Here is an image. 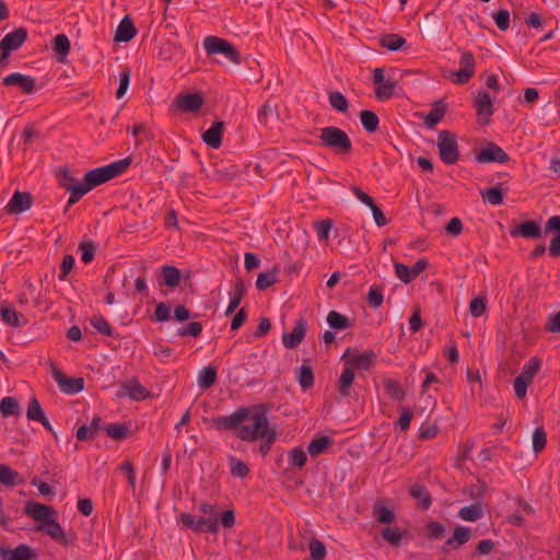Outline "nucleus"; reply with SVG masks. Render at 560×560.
<instances>
[{
    "mask_svg": "<svg viewBox=\"0 0 560 560\" xmlns=\"http://www.w3.org/2000/svg\"><path fill=\"white\" fill-rule=\"evenodd\" d=\"M269 410L268 404L242 406L230 416H220L212 421L218 430L232 432L241 441H259L258 451L266 457L278 439V432L268 419Z\"/></svg>",
    "mask_w": 560,
    "mask_h": 560,
    "instance_id": "1",
    "label": "nucleus"
},
{
    "mask_svg": "<svg viewBox=\"0 0 560 560\" xmlns=\"http://www.w3.org/2000/svg\"><path fill=\"white\" fill-rule=\"evenodd\" d=\"M25 513L37 522L35 530L48 535L52 540L63 547L74 546L78 536L73 530L66 533L57 521L58 512L50 505L39 502H28Z\"/></svg>",
    "mask_w": 560,
    "mask_h": 560,
    "instance_id": "2",
    "label": "nucleus"
},
{
    "mask_svg": "<svg viewBox=\"0 0 560 560\" xmlns=\"http://www.w3.org/2000/svg\"><path fill=\"white\" fill-rule=\"evenodd\" d=\"M131 163L132 158L127 156L110 164L90 170L83 177L82 189L77 192L86 195L93 188L124 174Z\"/></svg>",
    "mask_w": 560,
    "mask_h": 560,
    "instance_id": "3",
    "label": "nucleus"
},
{
    "mask_svg": "<svg viewBox=\"0 0 560 560\" xmlns=\"http://www.w3.org/2000/svg\"><path fill=\"white\" fill-rule=\"evenodd\" d=\"M320 145L339 155H348L353 145L348 133L339 127L328 126L320 129Z\"/></svg>",
    "mask_w": 560,
    "mask_h": 560,
    "instance_id": "4",
    "label": "nucleus"
},
{
    "mask_svg": "<svg viewBox=\"0 0 560 560\" xmlns=\"http://www.w3.org/2000/svg\"><path fill=\"white\" fill-rule=\"evenodd\" d=\"M203 48L209 56L223 55L234 65L242 63V56L236 47L225 38L218 36H207L203 39Z\"/></svg>",
    "mask_w": 560,
    "mask_h": 560,
    "instance_id": "5",
    "label": "nucleus"
},
{
    "mask_svg": "<svg viewBox=\"0 0 560 560\" xmlns=\"http://www.w3.org/2000/svg\"><path fill=\"white\" fill-rule=\"evenodd\" d=\"M439 155L446 165H454L459 160V150L456 136L448 131L442 130L438 136Z\"/></svg>",
    "mask_w": 560,
    "mask_h": 560,
    "instance_id": "6",
    "label": "nucleus"
},
{
    "mask_svg": "<svg viewBox=\"0 0 560 560\" xmlns=\"http://www.w3.org/2000/svg\"><path fill=\"white\" fill-rule=\"evenodd\" d=\"M57 178L59 185L70 192V197L65 209V211H67L71 206L79 202L83 198V192H77L78 190L82 189V182L80 183L79 179L74 177L71 171L67 167L60 168L57 172Z\"/></svg>",
    "mask_w": 560,
    "mask_h": 560,
    "instance_id": "7",
    "label": "nucleus"
},
{
    "mask_svg": "<svg viewBox=\"0 0 560 560\" xmlns=\"http://www.w3.org/2000/svg\"><path fill=\"white\" fill-rule=\"evenodd\" d=\"M511 160L510 155L497 143L488 142L475 156L479 164L500 163L504 164Z\"/></svg>",
    "mask_w": 560,
    "mask_h": 560,
    "instance_id": "8",
    "label": "nucleus"
},
{
    "mask_svg": "<svg viewBox=\"0 0 560 560\" xmlns=\"http://www.w3.org/2000/svg\"><path fill=\"white\" fill-rule=\"evenodd\" d=\"M460 68L452 72V77H455L453 81L456 84L464 85L475 75L476 60L475 56L470 51H463L459 60Z\"/></svg>",
    "mask_w": 560,
    "mask_h": 560,
    "instance_id": "9",
    "label": "nucleus"
},
{
    "mask_svg": "<svg viewBox=\"0 0 560 560\" xmlns=\"http://www.w3.org/2000/svg\"><path fill=\"white\" fill-rule=\"evenodd\" d=\"M52 376L60 390L68 395H74L83 390L84 380L82 377H69L52 363Z\"/></svg>",
    "mask_w": 560,
    "mask_h": 560,
    "instance_id": "10",
    "label": "nucleus"
},
{
    "mask_svg": "<svg viewBox=\"0 0 560 560\" xmlns=\"http://www.w3.org/2000/svg\"><path fill=\"white\" fill-rule=\"evenodd\" d=\"M428 267L429 260L427 258L418 259L411 267L398 261L394 264L397 278L406 284L412 282Z\"/></svg>",
    "mask_w": 560,
    "mask_h": 560,
    "instance_id": "11",
    "label": "nucleus"
},
{
    "mask_svg": "<svg viewBox=\"0 0 560 560\" xmlns=\"http://www.w3.org/2000/svg\"><path fill=\"white\" fill-rule=\"evenodd\" d=\"M308 329L307 320L300 317L295 320L294 328L291 332H283L282 342L287 349H295L304 340Z\"/></svg>",
    "mask_w": 560,
    "mask_h": 560,
    "instance_id": "12",
    "label": "nucleus"
},
{
    "mask_svg": "<svg viewBox=\"0 0 560 560\" xmlns=\"http://www.w3.org/2000/svg\"><path fill=\"white\" fill-rule=\"evenodd\" d=\"M544 229L540 224L534 220H525L520 224L510 229V235L512 237H524L528 240H537L542 236Z\"/></svg>",
    "mask_w": 560,
    "mask_h": 560,
    "instance_id": "13",
    "label": "nucleus"
},
{
    "mask_svg": "<svg viewBox=\"0 0 560 560\" xmlns=\"http://www.w3.org/2000/svg\"><path fill=\"white\" fill-rule=\"evenodd\" d=\"M180 521L187 528L192 529L194 532L218 534L217 522H209V520H206V516L197 517L189 513H183L180 515Z\"/></svg>",
    "mask_w": 560,
    "mask_h": 560,
    "instance_id": "14",
    "label": "nucleus"
},
{
    "mask_svg": "<svg viewBox=\"0 0 560 560\" xmlns=\"http://www.w3.org/2000/svg\"><path fill=\"white\" fill-rule=\"evenodd\" d=\"M34 198L28 191L16 190L8 205L5 211L10 214H20L32 208Z\"/></svg>",
    "mask_w": 560,
    "mask_h": 560,
    "instance_id": "15",
    "label": "nucleus"
},
{
    "mask_svg": "<svg viewBox=\"0 0 560 560\" xmlns=\"http://www.w3.org/2000/svg\"><path fill=\"white\" fill-rule=\"evenodd\" d=\"M27 39V30L25 27L15 28L13 32L8 33L0 42V50L3 55L11 54L19 49Z\"/></svg>",
    "mask_w": 560,
    "mask_h": 560,
    "instance_id": "16",
    "label": "nucleus"
},
{
    "mask_svg": "<svg viewBox=\"0 0 560 560\" xmlns=\"http://www.w3.org/2000/svg\"><path fill=\"white\" fill-rule=\"evenodd\" d=\"M205 103L201 92L182 93L177 95V110L184 113H197Z\"/></svg>",
    "mask_w": 560,
    "mask_h": 560,
    "instance_id": "17",
    "label": "nucleus"
},
{
    "mask_svg": "<svg viewBox=\"0 0 560 560\" xmlns=\"http://www.w3.org/2000/svg\"><path fill=\"white\" fill-rule=\"evenodd\" d=\"M2 83L5 86L16 85L25 94H33L37 90L35 78L19 72L4 77Z\"/></svg>",
    "mask_w": 560,
    "mask_h": 560,
    "instance_id": "18",
    "label": "nucleus"
},
{
    "mask_svg": "<svg viewBox=\"0 0 560 560\" xmlns=\"http://www.w3.org/2000/svg\"><path fill=\"white\" fill-rule=\"evenodd\" d=\"M474 107L477 110V115L481 124L488 125L490 122V117L494 113V108L490 94L487 91L478 93L474 101Z\"/></svg>",
    "mask_w": 560,
    "mask_h": 560,
    "instance_id": "19",
    "label": "nucleus"
},
{
    "mask_svg": "<svg viewBox=\"0 0 560 560\" xmlns=\"http://www.w3.org/2000/svg\"><path fill=\"white\" fill-rule=\"evenodd\" d=\"M117 397H130L133 400H143L149 397V390L137 378L124 382L117 392Z\"/></svg>",
    "mask_w": 560,
    "mask_h": 560,
    "instance_id": "20",
    "label": "nucleus"
},
{
    "mask_svg": "<svg viewBox=\"0 0 560 560\" xmlns=\"http://www.w3.org/2000/svg\"><path fill=\"white\" fill-rule=\"evenodd\" d=\"M375 361L376 354L374 351L370 350L363 353H359L355 350L354 353L349 359H347L345 363H347L353 370L358 369L368 371L375 364Z\"/></svg>",
    "mask_w": 560,
    "mask_h": 560,
    "instance_id": "21",
    "label": "nucleus"
},
{
    "mask_svg": "<svg viewBox=\"0 0 560 560\" xmlns=\"http://www.w3.org/2000/svg\"><path fill=\"white\" fill-rule=\"evenodd\" d=\"M223 131L224 122L222 120H215L210 128L202 133L201 138L208 147L219 149L222 144Z\"/></svg>",
    "mask_w": 560,
    "mask_h": 560,
    "instance_id": "22",
    "label": "nucleus"
},
{
    "mask_svg": "<svg viewBox=\"0 0 560 560\" xmlns=\"http://www.w3.org/2000/svg\"><path fill=\"white\" fill-rule=\"evenodd\" d=\"M36 550L28 545L21 544L14 549L3 548L1 560H36Z\"/></svg>",
    "mask_w": 560,
    "mask_h": 560,
    "instance_id": "23",
    "label": "nucleus"
},
{
    "mask_svg": "<svg viewBox=\"0 0 560 560\" xmlns=\"http://www.w3.org/2000/svg\"><path fill=\"white\" fill-rule=\"evenodd\" d=\"M295 377L302 390L304 392L314 386L315 375L310 359L303 360L302 365L299 366L295 371Z\"/></svg>",
    "mask_w": 560,
    "mask_h": 560,
    "instance_id": "24",
    "label": "nucleus"
},
{
    "mask_svg": "<svg viewBox=\"0 0 560 560\" xmlns=\"http://www.w3.org/2000/svg\"><path fill=\"white\" fill-rule=\"evenodd\" d=\"M326 320L330 329L335 331L346 330L348 328H352L355 325V318H351L337 311L328 312Z\"/></svg>",
    "mask_w": 560,
    "mask_h": 560,
    "instance_id": "25",
    "label": "nucleus"
},
{
    "mask_svg": "<svg viewBox=\"0 0 560 560\" xmlns=\"http://www.w3.org/2000/svg\"><path fill=\"white\" fill-rule=\"evenodd\" d=\"M372 516L378 524L389 525L396 520L394 510L385 504L383 500H378L373 504Z\"/></svg>",
    "mask_w": 560,
    "mask_h": 560,
    "instance_id": "26",
    "label": "nucleus"
},
{
    "mask_svg": "<svg viewBox=\"0 0 560 560\" xmlns=\"http://www.w3.org/2000/svg\"><path fill=\"white\" fill-rule=\"evenodd\" d=\"M136 34L137 28L132 19L129 15H125L116 30L114 39L118 43H127L130 42Z\"/></svg>",
    "mask_w": 560,
    "mask_h": 560,
    "instance_id": "27",
    "label": "nucleus"
},
{
    "mask_svg": "<svg viewBox=\"0 0 560 560\" xmlns=\"http://www.w3.org/2000/svg\"><path fill=\"white\" fill-rule=\"evenodd\" d=\"M411 498L418 501V506L422 511H428L432 505V497L424 485L413 483L409 489Z\"/></svg>",
    "mask_w": 560,
    "mask_h": 560,
    "instance_id": "28",
    "label": "nucleus"
},
{
    "mask_svg": "<svg viewBox=\"0 0 560 560\" xmlns=\"http://www.w3.org/2000/svg\"><path fill=\"white\" fill-rule=\"evenodd\" d=\"M334 439L329 435H315L307 445V453L312 457H317L327 452L332 446Z\"/></svg>",
    "mask_w": 560,
    "mask_h": 560,
    "instance_id": "29",
    "label": "nucleus"
},
{
    "mask_svg": "<svg viewBox=\"0 0 560 560\" xmlns=\"http://www.w3.org/2000/svg\"><path fill=\"white\" fill-rule=\"evenodd\" d=\"M447 106L442 100L434 102L433 107L424 117V125L429 129H433L445 116Z\"/></svg>",
    "mask_w": 560,
    "mask_h": 560,
    "instance_id": "30",
    "label": "nucleus"
},
{
    "mask_svg": "<svg viewBox=\"0 0 560 560\" xmlns=\"http://www.w3.org/2000/svg\"><path fill=\"white\" fill-rule=\"evenodd\" d=\"M0 315L2 320L11 327L20 328L27 324V319L23 314L7 305L0 306Z\"/></svg>",
    "mask_w": 560,
    "mask_h": 560,
    "instance_id": "31",
    "label": "nucleus"
},
{
    "mask_svg": "<svg viewBox=\"0 0 560 560\" xmlns=\"http://www.w3.org/2000/svg\"><path fill=\"white\" fill-rule=\"evenodd\" d=\"M0 483L13 488L24 483L20 474L5 464H0Z\"/></svg>",
    "mask_w": 560,
    "mask_h": 560,
    "instance_id": "32",
    "label": "nucleus"
},
{
    "mask_svg": "<svg viewBox=\"0 0 560 560\" xmlns=\"http://www.w3.org/2000/svg\"><path fill=\"white\" fill-rule=\"evenodd\" d=\"M354 376V370L345 363L338 380V392L342 397H348L350 395V388L353 384Z\"/></svg>",
    "mask_w": 560,
    "mask_h": 560,
    "instance_id": "33",
    "label": "nucleus"
},
{
    "mask_svg": "<svg viewBox=\"0 0 560 560\" xmlns=\"http://www.w3.org/2000/svg\"><path fill=\"white\" fill-rule=\"evenodd\" d=\"M408 534V530H401L396 526H386L381 530V537L393 547H398Z\"/></svg>",
    "mask_w": 560,
    "mask_h": 560,
    "instance_id": "34",
    "label": "nucleus"
},
{
    "mask_svg": "<svg viewBox=\"0 0 560 560\" xmlns=\"http://www.w3.org/2000/svg\"><path fill=\"white\" fill-rule=\"evenodd\" d=\"M471 537V529L469 527L457 526L453 533V536L450 537L445 545L447 547L457 550L460 546L465 545Z\"/></svg>",
    "mask_w": 560,
    "mask_h": 560,
    "instance_id": "35",
    "label": "nucleus"
},
{
    "mask_svg": "<svg viewBox=\"0 0 560 560\" xmlns=\"http://www.w3.org/2000/svg\"><path fill=\"white\" fill-rule=\"evenodd\" d=\"M406 39L396 33H388L380 37V46L389 51H397L406 45Z\"/></svg>",
    "mask_w": 560,
    "mask_h": 560,
    "instance_id": "36",
    "label": "nucleus"
},
{
    "mask_svg": "<svg viewBox=\"0 0 560 560\" xmlns=\"http://www.w3.org/2000/svg\"><path fill=\"white\" fill-rule=\"evenodd\" d=\"M218 373L217 368L208 365L199 371L198 374V386L201 389H209L217 382Z\"/></svg>",
    "mask_w": 560,
    "mask_h": 560,
    "instance_id": "37",
    "label": "nucleus"
},
{
    "mask_svg": "<svg viewBox=\"0 0 560 560\" xmlns=\"http://www.w3.org/2000/svg\"><path fill=\"white\" fill-rule=\"evenodd\" d=\"M384 390L388 397L395 401H404L406 398V390L401 387L398 381L387 378L383 382Z\"/></svg>",
    "mask_w": 560,
    "mask_h": 560,
    "instance_id": "38",
    "label": "nucleus"
},
{
    "mask_svg": "<svg viewBox=\"0 0 560 560\" xmlns=\"http://www.w3.org/2000/svg\"><path fill=\"white\" fill-rule=\"evenodd\" d=\"M70 48V40L65 34H58L55 36L52 42V49L56 52L58 61H63L66 59Z\"/></svg>",
    "mask_w": 560,
    "mask_h": 560,
    "instance_id": "39",
    "label": "nucleus"
},
{
    "mask_svg": "<svg viewBox=\"0 0 560 560\" xmlns=\"http://www.w3.org/2000/svg\"><path fill=\"white\" fill-rule=\"evenodd\" d=\"M91 325L101 334L107 337L118 338V332L110 326L108 320L102 315H94L90 318Z\"/></svg>",
    "mask_w": 560,
    "mask_h": 560,
    "instance_id": "40",
    "label": "nucleus"
},
{
    "mask_svg": "<svg viewBox=\"0 0 560 560\" xmlns=\"http://www.w3.org/2000/svg\"><path fill=\"white\" fill-rule=\"evenodd\" d=\"M279 281V269L273 268L270 271L261 272L258 275L256 280V288L259 291H265L270 288L272 284Z\"/></svg>",
    "mask_w": 560,
    "mask_h": 560,
    "instance_id": "41",
    "label": "nucleus"
},
{
    "mask_svg": "<svg viewBox=\"0 0 560 560\" xmlns=\"http://www.w3.org/2000/svg\"><path fill=\"white\" fill-rule=\"evenodd\" d=\"M446 534V527L440 522L429 521L424 525V537L428 540L442 539Z\"/></svg>",
    "mask_w": 560,
    "mask_h": 560,
    "instance_id": "42",
    "label": "nucleus"
},
{
    "mask_svg": "<svg viewBox=\"0 0 560 560\" xmlns=\"http://www.w3.org/2000/svg\"><path fill=\"white\" fill-rule=\"evenodd\" d=\"M458 516L467 522H476L483 516V510L479 503L466 505L458 511Z\"/></svg>",
    "mask_w": 560,
    "mask_h": 560,
    "instance_id": "43",
    "label": "nucleus"
},
{
    "mask_svg": "<svg viewBox=\"0 0 560 560\" xmlns=\"http://www.w3.org/2000/svg\"><path fill=\"white\" fill-rule=\"evenodd\" d=\"M360 121L364 130L369 133H373L378 129V116L372 110H362L360 113Z\"/></svg>",
    "mask_w": 560,
    "mask_h": 560,
    "instance_id": "44",
    "label": "nucleus"
},
{
    "mask_svg": "<svg viewBox=\"0 0 560 560\" xmlns=\"http://www.w3.org/2000/svg\"><path fill=\"white\" fill-rule=\"evenodd\" d=\"M482 200L492 206H500L504 202V194L500 186L483 189L480 192Z\"/></svg>",
    "mask_w": 560,
    "mask_h": 560,
    "instance_id": "45",
    "label": "nucleus"
},
{
    "mask_svg": "<svg viewBox=\"0 0 560 560\" xmlns=\"http://www.w3.org/2000/svg\"><path fill=\"white\" fill-rule=\"evenodd\" d=\"M329 105L337 112L347 113L349 109V102L347 97L339 91H331L328 93Z\"/></svg>",
    "mask_w": 560,
    "mask_h": 560,
    "instance_id": "46",
    "label": "nucleus"
},
{
    "mask_svg": "<svg viewBox=\"0 0 560 560\" xmlns=\"http://www.w3.org/2000/svg\"><path fill=\"white\" fill-rule=\"evenodd\" d=\"M230 472L233 477L245 478L249 475V467L235 456L229 458Z\"/></svg>",
    "mask_w": 560,
    "mask_h": 560,
    "instance_id": "47",
    "label": "nucleus"
},
{
    "mask_svg": "<svg viewBox=\"0 0 560 560\" xmlns=\"http://www.w3.org/2000/svg\"><path fill=\"white\" fill-rule=\"evenodd\" d=\"M20 405L19 401L11 396H7L0 401V412L3 417H10L19 415Z\"/></svg>",
    "mask_w": 560,
    "mask_h": 560,
    "instance_id": "48",
    "label": "nucleus"
},
{
    "mask_svg": "<svg viewBox=\"0 0 560 560\" xmlns=\"http://www.w3.org/2000/svg\"><path fill=\"white\" fill-rule=\"evenodd\" d=\"M105 431L107 435L116 441L125 439L129 432V427L126 423H109L106 425Z\"/></svg>",
    "mask_w": 560,
    "mask_h": 560,
    "instance_id": "49",
    "label": "nucleus"
},
{
    "mask_svg": "<svg viewBox=\"0 0 560 560\" xmlns=\"http://www.w3.org/2000/svg\"><path fill=\"white\" fill-rule=\"evenodd\" d=\"M81 261L84 264H90L95 256L96 244L93 241H82L78 247Z\"/></svg>",
    "mask_w": 560,
    "mask_h": 560,
    "instance_id": "50",
    "label": "nucleus"
},
{
    "mask_svg": "<svg viewBox=\"0 0 560 560\" xmlns=\"http://www.w3.org/2000/svg\"><path fill=\"white\" fill-rule=\"evenodd\" d=\"M202 332V324L200 322H191L177 328V336L197 338Z\"/></svg>",
    "mask_w": 560,
    "mask_h": 560,
    "instance_id": "51",
    "label": "nucleus"
},
{
    "mask_svg": "<svg viewBox=\"0 0 560 560\" xmlns=\"http://www.w3.org/2000/svg\"><path fill=\"white\" fill-rule=\"evenodd\" d=\"M307 462L306 452L302 447H294L289 452V465L303 468Z\"/></svg>",
    "mask_w": 560,
    "mask_h": 560,
    "instance_id": "52",
    "label": "nucleus"
},
{
    "mask_svg": "<svg viewBox=\"0 0 560 560\" xmlns=\"http://www.w3.org/2000/svg\"><path fill=\"white\" fill-rule=\"evenodd\" d=\"M399 410L401 411V413L397 421L394 422V427L397 430L407 431L410 428L413 411L409 407H401Z\"/></svg>",
    "mask_w": 560,
    "mask_h": 560,
    "instance_id": "53",
    "label": "nucleus"
},
{
    "mask_svg": "<svg viewBox=\"0 0 560 560\" xmlns=\"http://www.w3.org/2000/svg\"><path fill=\"white\" fill-rule=\"evenodd\" d=\"M547 444V433L542 427H538L533 432V451L534 453H540Z\"/></svg>",
    "mask_w": 560,
    "mask_h": 560,
    "instance_id": "54",
    "label": "nucleus"
},
{
    "mask_svg": "<svg viewBox=\"0 0 560 560\" xmlns=\"http://www.w3.org/2000/svg\"><path fill=\"white\" fill-rule=\"evenodd\" d=\"M541 366V360L538 357L532 358L523 368L520 375L533 382L535 375L538 373Z\"/></svg>",
    "mask_w": 560,
    "mask_h": 560,
    "instance_id": "55",
    "label": "nucleus"
},
{
    "mask_svg": "<svg viewBox=\"0 0 560 560\" xmlns=\"http://www.w3.org/2000/svg\"><path fill=\"white\" fill-rule=\"evenodd\" d=\"M492 19L500 31L504 32L509 30L511 19L510 12L506 9H499L493 12Z\"/></svg>",
    "mask_w": 560,
    "mask_h": 560,
    "instance_id": "56",
    "label": "nucleus"
},
{
    "mask_svg": "<svg viewBox=\"0 0 560 560\" xmlns=\"http://www.w3.org/2000/svg\"><path fill=\"white\" fill-rule=\"evenodd\" d=\"M26 416L28 420H44L45 412L35 397L31 398L28 402Z\"/></svg>",
    "mask_w": 560,
    "mask_h": 560,
    "instance_id": "57",
    "label": "nucleus"
},
{
    "mask_svg": "<svg viewBox=\"0 0 560 560\" xmlns=\"http://www.w3.org/2000/svg\"><path fill=\"white\" fill-rule=\"evenodd\" d=\"M158 282L160 285L175 288V266H164L162 275L158 278Z\"/></svg>",
    "mask_w": 560,
    "mask_h": 560,
    "instance_id": "58",
    "label": "nucleus"
},
{
    "mask_svg": "<svg viewBox=\"0 0 560 560\" xmlns=\"http://www.w3.org/2000/svg\"><path fill=\"white\" fill-rule=\"evenodd\" d=\"M310 552L312 560H324L327 553L326 546L319 539L312 538L310 541Z\"/></svg>",
    "mask_w": 560,
    "mask_h": 560,
    "instance_id": "59",
    "label": "nucleus"
},
{
    "mask_svg": "<svg viewBox=\"0 0 560 560\" xmlns=\"http://www.w3.org/2000/svg\"><path fill=\"white\" fill-rule=\"evenodd\" d=\"M394 90L395 83L389 80H385L375 89L376 98L380 101L388 100L394 95Z\"/></svg>",
    "mask_w": 560,
    "mask_h": 560,
    "instance_id": "60",
    "label": "nucleus"
},
{
    "mask_svg": "<svg viewBox=\"0 0 560 560\" xmlns=\"http://www.w3.org/2000/svg\"><path fill=\"white\" fill-rule=\"evenodd\" d=\"M319 241H327L332 229V220L326 219L315 222L314 224Z\"/></svg>",
    "mask_w": 560,
    "mask_h": 560,
    "instance_id": "61",
    "label": "nucleus"
},
{
    "mask_svg": "<svg viewBox=\"0 0 560 560\" xmlns=\"http://www.w3.org/2000/svg\"><path fill=\"white\" fill-rule=\"evenodd\" d=\"M247 288L242 278H237L235 281L234 291L231 293L230 302L233 305L240 306L242 299L246 294Z\"/></svg>",
    "mask_w": 560,
    "mask_h": 560,
    "instance_id": "62",
    "label": "nucleus"
},
{
    "mask_svg": "<svg viewBox=\"0 0 560 560\" xmlns=\"http://www.w3.org/2000/svg\"><path fill=\"white\" fill-rule=\"evenodd\" d=\"M384 301L383 292L381 287L372 285L368 293V303L373 308H378Z\"/></svg>",
    "mask_w": 560,
    "mask_h": 560,
    "instance_id": "63",
    "label": "nucleus"
},
{
    "mask_svg": "<svg viewBox=\"0 0 560 560\" xmlns=\"http://www.w3.org/2000/svg\"><path fill=\"white\" fill-rule=\"evenodd\" d=\"M487 310V299L477 296L470 301L469 312L472 317H480Z\"/></svg>",
    "mask_w": 560,
    "mask_h": 560,
    "instance_id": "64",
    "label": "nucleus"
}]
</instances>
